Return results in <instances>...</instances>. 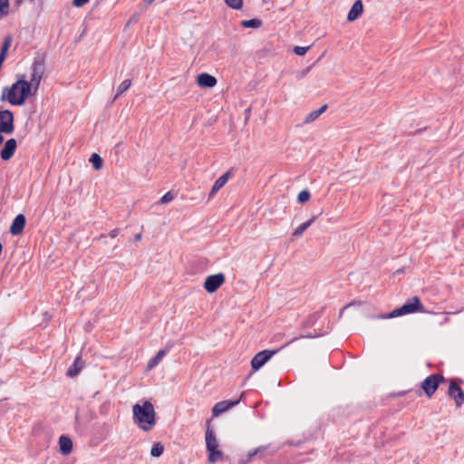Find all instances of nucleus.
<instances>
[{"mask_svg": "<svg viewBox=\"0 0 464 464\" xmlns=\"http://www.w3.org/2000/svg\"><path fill=\"white\" fill-rule=\"evenodd\" d=\"M206 446L208 450H212L218 447V440L209 428L206 431Z\"/></svg>", "mask_w": 464, "mask_h": 464, "instance_id": "18", "label": "nucleus"}, {"mask_svg": "<svg viewBox=\"0 0 464 464\" xmlns=\"http://www.w3.org/2000/svg\"><path fill=\"white\" fill-rule=\"evenodd\" d=\"M118 233H119V230L118 229H113L110 232V237H116L118 236Z\"/></svg>", "mask_w": 464, "mask_h": 464, "instance_id": "34", "label": "nucleus"}, {"mask_svg": "<svg viewBox=\"0 0 464 464\" xmlns=\"http://www.w3.org/2000/svg\"><path fill=\"white\" fill-rule=\"evenodd\" d=\"M277 353V350H264L257 353L251 361V366L254 371L259 370L266 363L271 357Z\"/></svg>", "mask_w": 464, "mask_h": 464, "instance_id": "6", "label": "nucleus"}, {"mask_svg": "<svg viewBox=\"0 0 464 464\" xmlns=\"http://www.w3.org/2000/svg\"><path fill=\"white\" fill-rule=\"evenodd\" d=\"M242 397H243V394H240V396H239V399H238V400L240 401V399H242Z\"/></svg>", "mask_w": 464, "mask_h": 464, "instance_id": "42", "label": "nucleus"}, {"mask_svg": "<svg viewBox=\"0 0 464 464\" xmlns=\"http://www.w3.org/2000/svg\"><path fill=\"white\" fill-rule=\"evenodd\" d=\"M131 84V81L127 79V80H124L119 86H118V89H117V92L114 96V99L113 101H115L120 95H121L123 92H125L130 86Z\"/></svg>", "mask_w": 464, "mask_h": 464, "instance_id": "23", "label": "nucleus"}, {"mask_svg": "<svg viewBox=\"0 0 464 464\" xmlns=\"http://www.w3.org/2000/svg\"><path fill=\"white\" fill-rule=\"evenodd\" d=\"M90 162L94 169L98 170L102 167V159L97 153H92L90 157Z\"/></svg>", "mask_w": 464, "mask_h": 464, "instance_id": "24", "label": "nucleus"}, {"mask_svg": "<svg viewBox=\"0 0 464 464\" xmlns=\"http://www.w3.org/2000/svg\"><path fill=\"white\" fill-rule=\"evenodd\" d=\"M11 42H12L11 36L5 37V39L4 43H3L0 53L6 54V52H7V50L9 49V47L11 45Z\"/></svg>", "mask_w": 464, "mask_h": 464, "instance_id": "31", "label": "nucleus"}, {"mask_svg": "<svg viewBox=\"0 0 464 464\" xmlns=\"http://www.w3.org/2000/svg\"><path fill=\"white\" fill-rule=\"evenodd\" d=\"M424 310L423 305L418 296H412L401 307L394 309L388 314L385 318H394L416 312H422Z\"/></svg>", "mask_w": 464, "mask_h": 464, "instance_id": "3", "label": "nucleus"}, {"mask_svg": "<svg viewBox=\"0 0 464 464\" xmlns=\"http://www.w3.org/2000/svg\"><path fill=\"white\" fill-rule=\"evenodd\" d=\"M314 220H315V217H313L312 218H310L306 222L299 225L295 229V231L293 232L292 236L293 237H299V236H301L314 222Z\"/></svg>", "mask_w": 464, "mask_h": 464, "instance_id": "20", "label": "nucleus"}, {"mask_svg": "<svg viewBox=\"0 0 464 464\" xmlns=\"http://www.w3.org/2000/svg\"><path fill=\"white\" fill-rule=\"evenodd\" d=\"M197 82L200 87L211 88L217 84V79L206 72H202L198 75Z\"/></svg>", "mask_w": 464, "mask_h": 464, "instance_id": "13", "label": "nucleus"}, {"mask_svg": "<svg viewBox=\"0 0 464 464\" xmlns=\"http://www.w3.org/2000/svg\"><path fill=\"white\" fill-rule=\"evenodd\" d=\"M442 382H444L442 375L431 374L424 379L421 383V388L428 397H431Z\"/></svg>", "mask_w": 464, "mask_h": 464, "instance_id": "4", "label": "nucleus"}, {"mask_svg": "<svg viewBox=\"0 0 464 464\" xmlns=\"http://www.w3.org/2000/svg\"><path fill=\"white\" fill-rule=\"evenodd\" d=\"M353 304H348V305L344 306L343 308H346L348 306H351Z\"/></svg>", "mask_w": 464, "mask_h": 464, "instance_id": "41", "label": "nucleus"}, {"mask_svg": "<svg viewBox=\"0 0 464 464\" xmlns=\"http://www.w3.org/2000/svg\"><path fill=\"white\" fill-rule=\"evenodd\" d=\"M30 2H34V0H29Z\"/></svg>", "mask_w": 464, "mask_h": 464, "instance_id": "44", "label": "nucleus"}, {"mask_svg": "<svg viewBox=\"0 0 464 464\" xmlns=\"http://www.w3.org/2000/svg\"><path fill=\"white\" fill-rule=\"evenodd\" d=\"M166 355L165 350H160L157 354L151 358L147 364V370H152L154 367H156L163 359V357Z\"/></svg>", "mask_w": 464, "mask_h": 464, "instance_id": "19", "label": "nucleus"}, {"mask_svg": "<svg viewBox=\"0 0 464 464\" xmlns=\"http://www.w3.org/2000/svg\"><path fill=\"white\" fill-rule=\"evenodd\" d=\"M239 403V400L235 401H222L217 402L212 408L213 416H218L224 412H226L230 408L237 405Z\"/></svg>", "mask_w": 464, "mask_h": 464, "instance_id": "9", "label": "nucleus"}, {"mask_svg": "<svg viewBox=\"0 0 464 464\" xmlns=\"http://www.w3.org/2000/svg\"><path fill=\"white\" fill-rule=\"evenodd\" d=\"M311 194L308 190H302L297 197V200L300 203H305L309 200Z\"/></svg>", "mask_w": 464, "mask_h": 464, "instance_id": "30", "label": "nucleus"}, {"mask_svg": "<svg viewBox=\"0 0 464 464\" xmlns=\"http://www.w3.org/2000/svg\"><path fill=\"white\" fill-rule=\"evenodd\" d=\"M30 81L20 79L10 87H5L1 101H7L12 105H23L27 98L38 91L44 72V63L42 60H34L31 66Z\"/></svg>", "mask_w": 464, "mask_h": 464, "instance_id": "1", "label": "nucleus"}, {"mask_svg": "<svg viewBox=\"0 0 464 464\" xmlns=\"http://www.w3.org/2000/svg\"><path fill=\"white\" fill-rule=\"evenodd\" d=\"M90 0H72L73 6L80 8L86 5Z\"/></svg>", "mask_w": 464, "mask_h": 464, "instance_id": "33", "label": "nucleus"}, {"mask_svg": "<svg viewBox=\"0 0 464 464\" xmlns=\"http://www.w3.org/2000/svg\"><path fill=\"white\" fill-rule=\"evenodd\" d=\"M4 141V137L0 134V144Z\"/></svg>", "mask_w": 464, "mask_h": 464, "instance_id": "38", "label": "nucleus"}, {"mask_svg": "<svg viewBox=\"0 0 464 464\" xmlns=\"http://www.w3.org/2000/svg\"><path fill=\"white\" fill-rule=\"evenodd\" d=\"M140 237H141V235H140V234H139V235H137V236H136V237H135V238H136V240H140Z\"/></svg>", "mask_w": 464, "mask_h": 464, "instance_id": "37", "label": "nucleus"}, {"mask_svg": "<svg viewBox=\"0 0 464 464\" xmlns=\"http://www.w3.org/2000/svg\"><path fill=\"white\" fill-rule=\"evenodd\" d=\"M59 448L60 452L63 455H68L72 452V440L64 435H62L59 439Z\"/></svg>", "mask_w": 464, "mask_h": 464, "instance_id": "15", "label": "nucleus"}, {"mask_svg": "<svg viewBox=\"0 0 464 464\" xmlns=\"http://www.w3.org/2000/svg\"><path fill=\"white\" fill-rule=\"evenodd\" d=\"M133 420L138 427L144 430L150 431L156 423V413L153 404L145 401L142 404L136 403L132 407Z\"/></svg>", "mask_w": 464, "mask_h": 464, "instance_id": "2", "label": "nucleus"}, {"mask_svg": "<svg viewBox=\"0 0 464 464\" xmlns=\"http://www.w3.org/2000/svg\"><path fill=\"white\" fill-rule=\"evenodd\" d=\"M16 147H17V143L14 139L8 140L5 143L4 147L2 148V150L0 151L2 160H10L14 156Z\"/></svg>", "mask_w": 464, "mask_h": 464, "instance_id": "10", "label": "nucleus"}, {"mask_svg": "<svg viewBox=\"0 0 464 464\" xmlns=\"http://www.w3.org/2000/svg\"><path fill=\"white\" fill-rule=\"evenodd\" d=\"M155 0H143L145 5H151Z\"/></svg>", "mask_w": 464, "mask_h": 464, "instance_id": "36", "label": "nucleus"}, {"mask_svg": "<svg viewBox=\"0 0 464 464\" xmlns=\"http://www.w3.org/2000/svg\"><path fill=\"white\" fill-rule=\"evenodd\" d=\"M5 59V54L0 53V66L2 65Z\"/></svg>", "mask_w": 464, "mask_h": 464, "instance_id": "35", "label": "nucleus"}, {"mask_svg": "<svg viewBox=\"0 0 464 464\" xmlns=\"http://www.w3.org/2000/svg\"><path fill=\"white\" fill-rule=\"evenodd\" d=\"M225 282V276L222 273L208 276L204 283V288L208 293L216 292Z\"/></svg>", "mask_w": 464, "mask_h": 464, "instance_id": "7", "label": "nucleus"}, {"mask_svg": "<svg viewBox=\"0 0 464 464\" xmlns=\"http://www.w3.org/2000/svg\"><path fill=\"white\" fill-rule=\"evenodd\" d=\"M163 451H164L163 445H161L160 443H156L151 448L150 455L152 457L158 458L162 455Z\"/></svg>", "mask_w": 464, "mask_h": 464, "instance_id": "26", "label": "nucleus"}, {"mask_svg": "<svg viewBox=\"0 0 464 464\" xmlns=\"http://www.w3.org/2000/svg\"><path fill=\"white\" fill-rule=\"evenodd\" d=\"M9 0H0V19L8 14Z\"/></svg>", "mask_w": 464, "mask_h": 464, "instance_id": "28", "label": "nucleus"}, {"mask_svg": "<svg viewBox=\"0 0 464 464\" xmlns=\"http://www.w3.org/2000/svg\"><path fill=\"white\" fill-rule=\"evenodd\" d=\"M25 226V217L23 214L17 215L10 227V233L14 236L20 235Z\"/></svg>", "mask_w": 464, "mask_h": 464, "instance_id": "11", "label": "nucleus"}, {"mask_svg": "<svg viewBox=\"0 0 464 464\" xmlns=\"http://www.w3.org/2000/svg\"><path fill=\"white\" fill-rule=\"evenodd\" d=\"M309 48H310L309 46H295L294 48V53L296 55L302 56L306 53V52L309 50Z\"/></svg>", "mask_w": 464, "mask_h": 464, "instance_id": "32", "label": "nucleus"}, {"mask_svg": "<svg viewBox=\"0 0 464 464\" xmlns=\"http://www.w3.org/2000/svg\"><path fill=\"white\" fill-rule=\"evenodd\" d=\"M175 196H176V194L174 192L169 191L164 196L161 197V198L160 199V201L158 203L159 204L169 203L170 201H172L175 198Z\"/></svg>", "mask_w": 464, "mask_h": 464, "instance_id": "29", "label": "nucleus"}, {"mask_svg": "<svg viewBox=\"0 0 464 464\" xmlns=\"http://www.w3.org/2000/svg\"><path fill=\"white\" fill-rule=\"evenodd\" d=\"M241 25L244 28H258L262 25V21L257 18L243 20L241 21Z\"/></svg>", "mask_w": 464, "mask_h": 464, "instance_id": "22", "label": "nucleus"}, {"mask_svg": "<svg viewBox=\"0 0 464 464\" xmlns=\"http://www.w3.org/2000/svg\"><path fill=\"white\" fill-rule=\"evenodd\" d=\"M362 11H363V6L362 4V1H360V0L356 1L353 5L352 8L350 9V11L348 13L347 20L349 22L355 21L362 14Z\"/></svg>", "mask_w": 464, "mask_h": 464, "instance_id": "14", "label": "nucleus"}, {"mask_svg": "<svg viewBox=\"0 0 464 464\" xmlns=\"http://www.w3.org/2000/svg\"><path fill=\"white\" fill-rule=\"evenodd\" d=\"M83 364L84 363H83L82 360L81 359V357L77 356L75 358L73 363L68 369V371L66 372V375L68 377H74V376H76L81 372V370L82 369Z\"/></svg>", "mask_w": 464, "mask_h": 464, "instance_id": "16", "label": "nucleus"}, {"mask_svg": "<svg viewBox=\"0 0 464 464\" xmlns=\"http://www.w3.org/2000/svg\"><path fill=\"white\" fill-rule=\"evenodd\" d=\"M266 450H267V447L261 446V447H258L256 449H254V450L248 451V453L246 455V461H250L255 457H261L264 454V452L266 451Z\"/></svg>", "mask_w": 464, "mask_h": 464, "instance_id": "21", "label": "nucleus"}, {"mask_svg": "<svg viewBox=\"0 0 464 464\" xmlns=\"http://www.w3.org/2000/svg\"><path fill=\"white\" fill-rule=\"evenodd\" d=\"M396 273L401 274V270H397Z\"/></svg>", "mask_w": 464, "mask_h": 464, "instance_id": "39", "label": "nucleus"}, {"mask_svg": "<svg viewBox=\"0 0 464 464\" xmlns=\"http://www.w3.org/2000/svg\"><path fill=\"white\" fill-rule=\"evenodd\" d=\"M448 394L450 397L454 399L457 407H460L463 404L464 392L462 389L453 380H451L450 382Z\"/></svg>", "mask_w": 464, "mask_h": 464, "instance_id": "8", "label": "nucleus"}, {"mask_svg": "<svg viewBox=\"0 0 464 464\" xmlns=\"http://www.w3.org/2000/svg\"><path fill=\"white\" fill-rule=\"evenodd\" d=\"M226 5L235 10H240L243 6V0H224Z\"/></svg>", "mask_w": 464, "mask_h": 464, "instance_id": "27", "label": "nucleus"}, {"mask_svg": "<svg viewBox=\"0 0 464 464\" xmlns=\"http://www.w3.org/2000/svg\"><path fill=\"white\" fill-rule=\"evenodd\" d=\"M396 273L401 274V270H397Z\"/></svg>", "mask_w": 464, "mask_h": 464, "instance_id": "40", "label": "nucleus"}, {"mask_svg": "<svg viewBox=\"0 0 464 464\" xmlns=\"http://www.w3.org/2000/svg\"><path fill=\"white\" fill-rule=\"evenodd\" d=\"M231 176V170L227 171L223 175H221L214 183L212 186L210 191H209V198L214 197L217 192L225 186V184L228 181L229 178Z\"/></svg>", "mask_w": 464, "mask_h": 464, "instance_id": "12", "label": "nucleus"}, {"mask_svg": "<svg viewBox=\"0 0 464 464\" xmlns=\"http://www.w3.org/2000/svg\"><path fill=\"white\" fill-rule=\"evenodd\" d=\"M208 451L209 452L208 461L210 463H215L216 461L222 458V452L218 449Z\"/></svg>", "mask_w": 464, "mask_h": 464, "instance_id": "25", "label": "nucleus"}, {"mask_svg": "<svg viewBox=\"0 0 464 464\" xmlns=\"http://www.w3.org/2000/svg\"><path fill=\"white\" fill-rule=\"evenodd\" d=\"M327 109V105L326 104H324L323 106H321L319 109L317 110H314L313 111H311L310 113H308L306 115V117L304 118V124H309L313 121H314L316 119L319 118V116L321 114H323Z\"/></svg>", "mask_w": 464, "mask_h": 464, "instance_id": "17", "label": "nucleus"}, {"mask_svg": "<svg viewBox=\"0 0 464 464\" xmlns=\"http://www.w3.org/2000/svg\"><path fill=\"white\" fill-rule=\"evenodd\" d=\"M14 131V114L9 110L0 111V133L10 134Z\"/></svg>", "mask_w": 464, "mask_h": 464, "instance_id": "5", "label": "nucleus"}, {"mask_svg": "<svg viewBox=\"0 0 464 464\" xmlns=\"http://www.w3.org/2000/svg\"><path fill=\"white\" fill-rule=\"evenodd\" d=\"M242 397H243V394H240V396H239V399H238V400L240 401V399H242Z\"/></svg>", "mask_w": 464, "mask_h": 464, "instance_id": "43", "label": "nucleus"}]
</instances>
